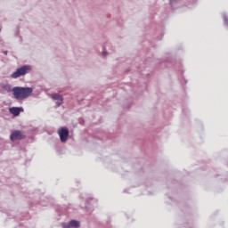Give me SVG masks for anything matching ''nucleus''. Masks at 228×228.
<instances>
[{"instance_id": "nucleus-1", "label": "nucleus", "mask_w": 228, "mask_h": 228, "mask_svg": "<svg viewBox=\"0 0 228 228\" xmlns=\"http://www.w3.org/2000/svg\"><path fill=\"white\" fill-rule=\"evenodd\" d=\"M13 96L18 101H22L24 99H28L31 94H33V88L31 87H13L12 89Z\"/></svg>"}, {"instance_id": "nucleus-2", "label": "nucleus", "mask_w": 228, "mask_h": 228, "mask_svg": "<svg viewBox=\"0 0 228 228\" xmlns=\"http://www.w3.org/2000/svg\"><path fill=\"white\" fill-rule=\"evenodd\" d=\"M31 70V67L29 66H23L21 68H19L14 71L11 77L12 79H17V77H20V76H26L29 71Z\"/></svg>"}, {"instance_id": "nucleus-3", "label": "nucleus", "mask_w": 228, "mask_h": 228, "mask_svg": "<svg viewBox=\"0 0 228 228\" xmlns=\"http://www.w3.org/2000/svg\"><path fill=\"white\" fill-rule=\"evenodd\" d=\"M58 134L60 136L61 142L65 143L69 140V128L61 127L58 129Z\"/></svg>"}, {"instance_id": "nucleus-4", "label": "nucleus", "mask_w": 228, "mask_h": 228, "mask_svg": "<svg viewBox=\"0 0 228 228\" xmlns=\"http://www.w3.org/2000/svg\"><path fill=\"white\" fill-rule=\"evenodd\" d=\"M24 138H26V135H24V134L20 130H15L10 136L12 142H15L16 140H24Z\"/></svg>"}, {"instance_id": "nucleus-5", "label": "nucleus", "mask_w": 228, "mask_h": 228, "mask_svg": "<svg viewBox=\"0 0 228 228\" xmlns=\"http://www.w3.org/2000/svg\"><path fill=\"white\" fill-rule=\"evenodd\" d=\"M51 98L53 101H57L56 102L57 106H61V104L63 103V96H61V94H53L51 95Z\"/></svg>"}, {"instance_id": "nucleus-6", "label": "nucleus", "mask_w": 228, "mask_h": 228, "mask_svg": "<svg viewBox=\"0 0 228 228\" xmlns=\"http://www.w3.org/2000/svg\"><path fill=\"white\" fill-rule=\"evenodd\" d=\"M9 111L14 117H19V115H20V111H24V110L22 108H19V107H12L9 109Z\"/></svg>"}, {"instance_id": "nucleus-7", "label": "nucleus", "mask_w": 228, "mask_h": 228, "mask_svg": "<svg viewBox=\"0 0 228 228\" xmlns=\"http://www.w3.org/2000/svg\"><path fill=\"white\" fill-rule=\"evenodd\" d=\"M70 227H79V221L77 220H71L69 222Z\"/></svg>"}, {"instance_id": "nucleus-8", "label": "nucleus", "mask_w": 228, "mask_h": 228, "mask_svg": "<svg viewBox=\"0 0 228 228\" xmlns=\"http://www.w3.org/2000/svg\"><path fill=\"white\" fill-rule=\"evenodd\" d=\"M3 88L4 89V90H6V92H12V86H3Z\"/></svg>"}, {"instance_id": "nucleus-9", "label": "nucleus", "mask_w": 228, "mask_h": 228, "mask_svg": "<svg viewBox=\"0 0 228 228\" xmlns=\"http://www.w3.org/2000/svg\"><path fill=\"white\" fill-rule=\"evenodd\" d=\"M62 227L63 228H70L71 226H70V223H69V224H62Z\"/></svg>"}, {"instance_id": "nucleus-10", "label": "nucleus", "mask_w": 228, "mask_h": 228, "mask_svg": "<svg viewBox=\"0 0 228 228\" xmlns=\"http://www.w3.org/2000/svg\"><path fill=\"white\" fill-rule=\"evenodd\" d=\"M104 55H106V53H103Z\"/></svg>"}]
</instances>
